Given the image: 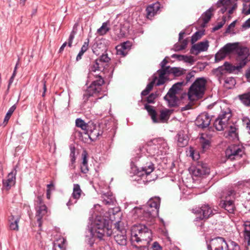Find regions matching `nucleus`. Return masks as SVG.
Wrapping results in <instances>:
<instances>
[{
  "label": "nucleus",
  "instance_id": "obj_51",
  "mask_svg": "<svg viewBox=\"0 0 250 250\" xmlns=\"http://www.w3.org/2000/svg\"><path fill=\"white\" fill-rule=\"evenodd\" d=\"M183 82H179L174 84L169 90L175 92L177 93V91L180 89L181 86L183 85Z\"/></svg>",
  "mask_w": 250,
  "mask_h": 250
},
{
  "label": "nucleus",
  "instance_id": "obj_39",
  "mask_svg": "<svg viewBox=\"0 0 250 250\" xmlns=\"http://www.w3.org/2000/svg\"><path fill=\"white\" fill-rule=\"evenodd\" d=\"M231 116V111L229 108H227L225 110H223L221 111L220 114L218 118L221 119V120H224L226 119V122H228L229 119Z\"/></svg>",
  "mask_w": 250,
  "mask_h": 250
},
{
  "label": "nucleus",
  "instance_id": "obj_64",
  "mask_svg": "<svg viewBox=\"0 0 250 250\" xmlns=\"http://www.w3.org/2000/svg\"><path fill=\"white\" fill-rule=\"evenodd\" d=\"M75 147L71 146L70 147V158H75Z\"/></svg>",
  "mask_w": 250,
  "mask_h": 250
},
{
  "label": "nucleus",
  "instance_id": "obj_60",
  "mask_svg": "<svg viewBox=\"0 0 250 250\" xmlns=\"http://www.w3.org/2000/svg\"><path fill=\"white\" fill-rule=\"evenodd\" d=\"M77 200H74L73 198H70L66 204L67 206L69 208L70 206L76 204Z\"/></svg>",
  "mask_w": 250,
  "mask_h": 250
},
{
  "label": "nucleus",
  "instance_id": "obj_23",
  "mask_svg": "<svg viewBox=\"0 0 250 250\" xmlns=\"http://www.w3.org/2000/svg\"><path fill=\"white\" fill-rule=\"evenodd\" d=\"M213 8H210L206 11L198 21L199 23L201 26L204 27L206 24L209 21L212 16V11Z\"/></svg>",
  "mask_w": 250,
  "mask_h": 250
},
{
  "label": "nucleus",
  "instance_id": "obj_14",
  "mask_svg": "<svg viewBox=\"0 0 250 250\" xmlns=\"http://www.w3.org/2000/svg\"><path fill=\"white\" fill-rule=\"evenodd\" d=\"M16 170L13 169L10 172L5 179L2 181V188L4 190H9L16 183Z\"/></svg>",
  "mask_w": 250,
  "mask_h": 250
},
{
  "label": "nucleus",
  "instance_id": "obj_42",
  "mask_svg": "<svg viewBox=\"0 0 250 250\" xmlns=\"http://www.w3.org/2000/svg\"><path fill=\"white\" fill-rule=\"evenodd\" d=\"M241 102L246 105H250V93H245L239 96Z\"/></svg>",
  "mask_w": 250,
  "mask_h": 250
},
{
  "label": "nucleus",
  "instance_id": "obj_11",
  "mask_svg": "<svg viewBox=\"0 0 250 250\" xmlns=\"http://www.w3.org/2000/svg\"><path fill=\"white\" fill-rule=\"evenodd\" d=\"M195 213L199 215L196 218V221L207 219L214 214L213 210L208 205H204L201 208L194 210Z\"/></svg>",
  "mask_w": 250,
  "mask_h": 250
},
{
  "label": "nucleus",
  "instance_id": "obj_55",
  "mask_svg": "<svg viewBox=\"0 0 250 250\" xmlns=\"http://www.w3.org/2000/svg\"><path fill=\"white\" fill-rule=\"evenodd\" d=\"M89 42V39H87L86 41L84 42L82 47H81V51L85 53L88 48V45Z\"/></svg>",
  "mask_w": 250,
  "mask_h": 250
},
{
  "label": "nucleus",
  "instance_id": "obj_61",
  "mask_svg": "<svg viewBox=\"0 0 250 250\" xmlns=\"http://www.w3.org/2000/svg\"><path fill=\"white\" fill-rule=\"evenodd\" d=\"M185 55L173 54L172 55L173 58H176L179 61H183Z\"/></svg>",
  "mask_w": 250,
  "mask_h": 250
},
{
  "label": "nucleus",
  "instance_id": "obj_27",
  "mask_svg": "<svg viewBox=\"0 0 250 250\" xmlns=\"http://www.w3.org/2000/svg\"><path fill=\"white\" fill-rule=\"evenodd\" d=\"M177 145L180 147H184L188 144V137L183 132H179L176 136Z\"/></svg>",
  "mask_w": 250,
  "mask_h": 250
},
{
  "label": "nucleus",
  "instance_id": "obj_62",
  "mask_svg": "<svg viewBox=\"0 0 250 250\" xmlns=\"http://www.w3.org/2000/svg\"><path fill=\"white\" fill-rule=\"evenodd\" d=\"M183 61L185 62L190 63L193 61V58L191 56L185 55Z\"/></svg>",
  "mask_w": 250,
  "mask_h": 250
},
{
  "label": "nucleus",
  "instance_id": "obj_31",
  "mask_svg": "<svg viewBox=\"0 0 250 250\" xmlns=\"http://www.w3.org/2000/svg\"><path fill=\"white\" fill-rule=\"evenodd\" d=\"M228 122H226V119L224 120H221L219 118H217L214 123V126L218 131H221L224 129L226 127Z\"/></svg>",
  "mask_w": 250,
  "mask_h": 250
},
{
  "label": "nucleus",
  "instance_id": "obj_40",
  "mask_svg": "<svg viewBox=\"0 0 250 250\" xmlns=\"http://www.w3.org/2000/svg\"><path fill=\"white\" fill-rule=\"evenodd\" d=\"M188 44V41L187 40H183L179 41V43H176L174 46V48L175 51H180L186 48Z\"/></svg>",
  "mask_w": 250,
  "mask_h": 250
},
{
  "label": "nucleus",
  "instance_id": "obj_13",
  "mask_svg": "<svg viewBox=\"0 0 250 250\" xmlns=\"http://www.w3.org/2000/svg\"><path fill=\"white\" fill-rule=\"evenodd\" d=\"M103 67L104 66L102 64H101V63H100V61H98L97 59L95 60L94 61L92 62L90 64L89 68V77H91V75H93L95 78V80H97L98 79L96 78V76H97L98 75H100L102 76V78L103 79V76L101 74V73L95 75L93 74V73H96L97 72H101V73H104V69L103 68Z\"/></svg>",
  "mask_w": 250,
  "mask_h": 250
},
{
  "label": "nucleus",
  "instance_id": "obj_46",
  "mask_svg": "<svg viewBox=\"0 0 250 250\" xmlns=\"http://www.w3.org/2000/svg\"><path fill=\"white\" fill-rule=\"evenodd\" d=\"M154 85V82H151L150 83H149L145 89H144L141 93V95L142 96H146L147 95L149 92L150 91V90L152 89Z\"/></svg>",
  "mask_w": 250,
  "mask_h": 250
},
{
  "label": "nucleus",
  "instance_id": "obj_18",
  "mask_svg": "<svg viewBox=\"0 0 250 250\" xmlns=\"http://www.w3.org/2000/svg\"><path fill=\"white\" fill-rule=\"evenodd\" d=\"M99 128V127L96 126L95 124L91 122V123H90V126L87 128L85 133L88 135L90 139L96 140L102 134Z\"/></svg>",
  "mask_w": 250,
  "mask_h": 250
},
{
  "label": "nucleus",
  "instance_id": "obj_33",
  "mask_svg": "<svg viewBox=\"0 0 250 250\" xmlns=\"http://www.w3.org/2000/svg\"><path fill=\"white\" fill-rule=\"evenodd\" d=\"M244 234L245 241H247L248 246L250 245V221H247L244 224Z\"/></svg>",
  "mask_w": 250,
  "mask_h": 250
},
{
  "label": "nucleus",
  "instance_id": "obj_5",
  "mask_svg": "<svg viewBox=\"0 0 250 250\" xmlns=\"http://www.w3.org/2000/svg\"><path fill=\"white\" fill-rule=\"evenodd\" d=\"M161 199L158 196L151 198L144 206V216L145 218H153L158 215Z\"/></svg>",
  "mask_w": 250,
  "mask_h": 250
},
{
  "label": "nucleus",
  "instance_id": "obj_56",
  "mask_svg": "<svg viewBox=\"0 0 250 250\" xmlns=\"http://www.w3.org/2000/svg\"><path fill=\"white\" fill-rule=\"evenodd\" d=\"M153 250H162V248L157 242H154L152 246Z\"/></svg>",
  "mask_w": 250,
  "mask_h": 250
},
{
  "label": "nucleus",
  "instance_id": "obj_8",
  "mask_svg": "<svg viewBox=\"0 0 250 250\" xmlns=\"http://www.w3.org/2000/svg\"><path fill=\"white\" fill-rule=\"evenodd\" d=\"M236 193L234 190L230 189L226 193L224 200L220 201L219 206L224 208L230 213H234L235 207L234 200L235 198Z\"/></svg>",
  "mask_w": 250,
  "mask_h": 250
},
{
  "label": "nucleus",
  "instance_id": "obj_12",
  "mask_svg": "<svg viewBox=\"0 0 250 250\" xmlns=\"http://www.w3.org/2000/svg\"><path fill=\"white\" fill-rule=\"evenodd\" d=\"M243 154L242 148L236 145H231L229 146L226 151V156L230 159H234L237 158H240Z\"/></svg>",
  "mask_w": 250,
  "mask_h": 250
},
{
  "label": "nucleus",
  "instance_id": "obj_21",
  "mask_svg": "<svg viewBox=\"0 0 250 250\" xmlns=\"http://www.w3.org/2000/svg\"><path fill=\"white\" fill-rule=\"evenodd\" d=\"M175 92L169 90L164 99L167 102L169 106L173 107L177 105L178 98L176 96Z\"/></svg>",
  "mask_w": 250,
  "mask_h": 250
},
{
  "label": "nucleus",
  "instance_id": "obj_7",
  "mask_svg": "<svg viewBox=\"0 0 250 250\" xmlns=\"http://www.w3.org/2000/svg\"><path fill=\"white\" fill-rule=\"evenodd\" d=\"M96 78L98 79L94 80L83 94V103H86L90 97L94 96L101 91V86L104 83V80L100 75H98Z\"/></svg>",
  "mask_w": 250,
  "mask_h": 250
},
{
  "label": "nucleus",
  "instance_id": "obj_45",
  "mask_svg": "<svg viewBox=\"0 0 250 250\" xmlns=\"http://www.w3.org/2000/svg\"><path fill=\"white\" fill-rule=\"evenodd\" d=\"M115 229H116V233L121 232L122 229L126 231L123 222L121 221H118L115 223Z\"/></svg>",
  "mask_w": 250,
  "mask_h": 250
},
{
  "label": "nucleus",
  "instance_id": "obj_2",
  "mask_svg": "<svg viewBox=\"0 0 250 250\" xmlns=\"http://www.w3.org/2000/svg\"><path fill=\"white\" fill-rule=\"evenodd\" d=\"M131 240L141 243L142 246H147L152 241L151 231L145 225H134L131 231Z\"/></svg>",
  "mask_w": 250,
  "mask_h": 250
},
{
  "label": "nucleus",
  "instance_id": "obj_35",
  "mask_svg": "<svg viewBox=\"0 0 250 250\" xmlns=\"http://www.w3.org/2000/svg\"><path fill=\"white\" fill-rule=\"evenodd\" d=\"M170 74H173L175 77H179L184 74L186 70L180 67H170L169 66Z\"/></svg>",
  "mask_w": 250,
  "mask_h": 250
},
{
  "label": "nucleus",
  "instance_id": "obj_48",
  "mask_svg": "<svg viewBox=\"0 0 250 250\" xmlns=\"http://www.w3.org/2000/svg\"><path fill=\"white\" fill-rule=\"evenodd\" d=\"M169 66H167L165 68H162L161 69L158 71L159 76L165 77L167 74H170Z\"/></svg>",
  "mask_w": 250,
  "mask_h": 250
},
{
  "label": "nucleus",
  "instance_id": "obj_17",
  "mask_svg": "<svg viewBox=\"0 0 250 250\" xmlns=\"http://www.w3.org/2000/svg\"><path fill=\"white\" fill-rule=\"evenodd\" d=\"M208 46V41L200 42L192 45L190 52L193 54L198 55L201 52L207 51Z\"/></svg>",
  "mask_w": 250,
  "mask_h": 250
},
{
  "label": "nucleus",
  "instance_id": "obj_36",
  "mask_svg": "<svg viewBox=\"0 0 250 250\" xmlns=\"http://www.w3.org/2000/svg\"><path fill=\"white\" fill-rule=\"evenodd\" d=\"M103 202L106 205H113L115 201V198L112 195L108 194H104L103 196Z\"/></svg>",
  "mask_w": 250,
  "mask_h": 250
},
{
  "label": "nucleus",
  "instance_id": "obj_30",
  "mask_svg": "<svg viewBox=\"0 0 250 250\" xmlns=\"http://www.w3.org/2000/svg\"><path fill=\"white\" fill-rule=\"evenodd\" d=\"M226 137L230 140H235L238 139V133L236 128L234 126H230L229 130L225 133Z\"/></svg>",
  "mask_w": 250,
  "mask_h": 250
},
{
  "label": "nucleus",
  "instance_id": "obj_29",
  "mask_svg": "<svg viewBox=\"0 0 250 250\" xmlns=\"http://www.w3.org/2000/svg\"><path fill=\"white\" fill-rule=\"evenodd\" d=\"M217 4L218 7L222 6L220 12L224 14L229 9V7L232 5V2L230 0H219Z\"/></svg>",
  "mask_w": 250,
  "mask_h": 250
},
{
  "label": "nucleus",
  "instance_id": "obj_34",
  "mask_svg": "<svg viewBox=\"0 0 250 250\" xmlns=\"http://www.w3.org/2000/svg\"><path fill=\"white\" fill-rule=\"evenodd\" d=\"M66 242V239L64 238H60L58 239L54 244V249H56V250H65Z\"/></svg>",
  "mask_w": 250,
  "mask_h": 250
},
{
  "label": "nucleus",
  "instance_id": "obj_49",
  "mask_svg": "<svg viewBox=\"0 0 250 250\" xmlns=\"http://www.w3.org/2000/svg\"><path fill=\"white\" fill-rule=\"evenodd\" d=\"M215 72L217 75L221 76V75H223L226 74L227 72V69H226L225 63L223 65L218 67L215 70Z\"/></svg>",
  "mask_w": 250,
  "mask_h": 250
},
{
  "label": "nucleus",
  "instance_id": "obj_50",
  "mask_svg": "<svg viewBox=\"0 0 250 250\" xmlns=\"http://www.w3.org/2000/svg\"><path fill=\"white\" fill-rule=\"evenodd\" d=\"M97 60L100 61L101 64H102L103 62H108L110 61V58L108 56L107 54L106 53L103 54Z\"/></svg>",
  "mask_w": 250,
  "mask_h": 250
},
{
  "label": "nucleus",
  "instance_id": "obj_3",
  "mask_svg": "<svg viewBox=\"0 0 250 250\" xmlns=\"http://www.w3.org/2000/svg\"><path fill=\"white\" fill-rule=\"evenodd\" d=\"M237 60L238 64L233 65L228 62H225L227 72L232 73L235 71H239L246 63L250 61V54L247 47L240 48L237 50Z\"/></svg>",
  "mask_w": 250,
  "mask_h": 250
},
{
  "label": "nucleus",
  "instance_id": "obj_63",
  "mask_svg": "<svg viewBox=\"0 0 250 250\" xmlns=\"http://www.w3.org/2000/svg\"><path fill=\"white\" fill-rule=\"evenodd\" d=\"M242 26L245 28H250V18L243 23Z\"/></svg>",
  "mask_w": 250,
  "mask_h": 250
},
{
  "label": "nucleus",
  "instance_id": "obj_59",
  "mask_svg": "<svg viewBox=\"0 0 250 250\" xmlns=\"http://www.w3.org/2000/svg\"><path fill=\"white\" fill-rule=\"evenodd\" d=\"M16 106L15 105H13V106H12L8 110V112H7L6 114L8 116H9L10 117H11V116L12 115V114H13V113L14 112V111H15V110L16 109Z\"/></svg>",
  "mask_w": 250,
  "mask_h": 250
},
{
  "label": "nucleus",
  "instance_id": "obj_58",
  "mask_svg": "<svg viewBox=\"0 0 250 250\" xmlns=\"http://www.w3.org/2000/svg\"><path fill=\"white\" fill-rule=\"evenodd\" d=\"M81 169V172L83 173H87L89 170L87 164H82Z\"/></svg>",
  "mask_w": 250,
  "mask_h": 250
},
{
  "label": "nucleus",
  "instance_id": "obj_37",
  "mask_svg": "<svg viewBox=\"0 0 250 250\" xmlns=\"http://www.w3.org/2000/svg\"><path fill=\"white\" fill-rule=\"evenodd\" d=\"M109 25V22L108 21L103 23L102 26L97 30V33L100 35H105L110 29Z\"/></svg>",
  "mask_w": 250,
  "mask_h": 250
},
{
  "label": "nucleus",
  "instance_id": "obj_22",
  "mask_svg": "<svg viewBox=\"0 0 250 250\" xmlns=\"http://www.w3.org/2000/svg\"><path fill=\"white\" fill-rule=\"evenodd\" d=\"M160 7V4L159 2H156L148 6L146 9L147 18H152L159 11Z\"/></svg>",
  "mask_w": 250,
  "mask_h": 250
},
{
  "label": "nucleus",
  "instance_id": "obj_26",
  "mask_svg": "<svg viewBox=\"0 0 250 250\" xmlns=\"http://www.w3.org/2000/svg\"><path fill=\"white\" fill-rule=\"evenodd\" d=\"M115 240L120 245H125L127 242L126 231L122 229L121 232H117L114 236Z\"/></svg>",
  "mask_w": 250,
  "mask_h": 250
},
{
  "label": "nucleus",
  "instance_id": "obj_1",
  "mask_svg": "<svg viewBox=\"0 0 250 250\" xmlns=\"http://www.w3.org/2000/svg\"><path fill=\"white\" fill-rule=\"evenodd\" d=\"M88 232L91 236L100 239L105 236H110L112 234L109 221L100 216H97L91 222Z\"/></svg>",
  "mask_w": 250,
  "mask_h": 250
},
{
  "label": "nucleus",
  "instance_id": "obj_6",
  "mask_svg": "<svg viewBox=\"0 0 250 250\" xmlns=\"http://www.w3.org/2000/svg\"><path fill=\"white\" fill-rule=\"evenodd\" d=\"M230 245L232 247L231 250H240L239 246L235 242L231 241ZM228 244L222 237L213 239L208 245V250H228Z\"/></svg>",
  "mask_w": 250,
  "mask_h": 250
},
{
  "label": "nucleus",
  "instance_id": "obj_19",
  "mask_svg": "<svg viewBox=\"0 0 250 250\" xmlns=\"http://www.w3.org/2000/svg\"><path fill=\"white\" fill-rule=\"evenodd\" d=\"M172 111L168 109H162L160 111V114L159 117L156 115V121H153L155 123H165L167 122Z\"/></svg>",
  "mask_w": 250,
  "mask_h": 250
},
{
  "label": "nucleus",
  "instance_id": "obj_53",
  "mask_svg": "<svg viewBox=\"0 0 250 250\" xmlns=\"http://www.w3.org/2000/svg\"><path fill=\"white\" fill-rule=\"evenodd\" d=\"M225 22H226V17L223 16L222 21L217 23V25H216L215 27H214L213 30L215 31V30H217L220 29L223 26V25L225 24Z\"/></svg>",
  "mask_w": 250,
  "mask_h": 250
},
{
  "label": "nucleus",
  "instance_id": "obj_25",
  "mask_svg": "<svg viewBox=\"0 0 250 250\" xmlns=\"http://www.w3.org/2000/svg\"><path fill=\"white\" fill-rule=\"evenodd\" d=\"M212 135L207 134H202L200 138V141L201 144V146L203 151H206L210 146V139Z\"/></svg>",
  "mask_w": 250,
  "mask_h": 250
},
{
  "label": "nucleus",
  "instance_id": "obj_10",
  "mask_svg": "<svg viewBox=\"0 0 250 250\" xmlns=\"http://www.w3.org/2000/svg\"><path fill=\"white\" fill-rule=\"evenodd\" d=\"M35 206L36 209V217L37 218V223L39 227L42 225V218L47 213V208L42 202V198L41 196H38L35 201Z\"/></svg>",
  "mask_w": 250,
  "mask_h": 250
},
{
  "label": "nucleus",
  "instance_id": "obj_47",
  "mask_svg": "<svg viewBox=\"0 0 250 250\" xmlns=\"http://www.w3.org/2000/svg\"><path fill=\"white\" fill-rule=\"evenodd\" d=\"M203 35V33L200 31H197L191 37V43H194L199 40Z\"/></svg>",
  "mask_w": 250,
  "mask_h": 250
},
{
  "label": "nucleus",
  "instance_id": "obj_20",
  "mask_svg": "<svg viewBox=\"0 0 250 250\" xmlns=\"http://www.w3.org/2000/svg\"><path fill=\"white\" fill-rule=\"evenodd\" d=\"M131 43L129 42H124L116 47L117 54L119 55L125 56L130 49Z\"/></svg>",
  "mask_w": 250,
  "mask_h": 250
},
{
  "label": "nucleus",
  "instance_id": "obj_24",
  "mask_svg": "<svg viewBox=\"0 0 250 250\" xmlns=\"http://www.w3.org/2000/svg\"><path fill=\"white\" fill-rule=\"evenodd\" d=\"M105 48L104 41L99 40L96 41L92 46L93 52L96 55H99L100 52L105 50Z\"/></svg>",
  "mask_w": 250,
  "mask_h": 250
},
{
  "label": "nucleus",
  "instance_id": "obj_43",
  "mask_svg": "<svg viewBox=\"0 0 250 250\" xmlns=\"http://www.w3.org/2000/svg\"><path fill=\"white\" fill-rule=\"evenodd\" d=\"M225 82V86L228 89L232 88L236 83L235 79L232 77L227 78Z\"/></svg>",
  "mask_w": 250,
  "mask_h": 250
},
{
  "label": "nucleus",
  "instance_id": "obj_16",
  "mask_svg": "<svg viewBox=\"0 0 250 250\" xmlns=\"http://www.w3.org/2000/svg\"><path fill=\"white\" fill-rule=\"evenodd\" d=\"M209 173V169L206 164L199 162L195 168L193 170V174L195 176H202Z\"/></svg>",
  "mask_w": 250,
  "mask_h": 250
},
{
  "label": "nucleus",
  "instance_id": "obj_32",
  "mask_svg": "<svg viewBox=\"0 0 250 250\" xmlns=\"http://www.w3.org/2000/svg\"><path fill=\"white\" fill-rule=\"evenodd\" d=\"M83 193V191L79 184H75L73 185V192L71 195L72 198L74 200H78Z\"/></svg>",
  "mask_w": 250,
  "mask_h": 250
},
{
  "label": "nucleus",
  "instance_id": "obj_54",
  "mask_svg": "<svg viewBox=\"0 0 250 250\" xmlns=\"http://www.w3.org/2000/svg\"><path fill=\"white\" fill-rule=\"evenodd\" d=\"M157 94L156 93H151L147 98V101L148 103H154Z\"/></svg>",
  "mask_w": 250,
  "mask_h": 250
},
{
  "label": "nucleus",
  "instance_id": "obj_15",
  "mask_svg": "<svg viewBox=\"0 0 250 250\" xmlns=\"http://www.w3.org/2000/svg\"><path fill=\"white\" fill-rule=\"evenodd\" d=\"M211 119L207 113L204 112L199 115L195 121L196 125L199 127L204 128L208 127Z\"/></svg>",
  "mask_w": 250,
  "mask_h": 250
},
{
  "label": "nucleus",
  "instance_id": "obj_41",
  "mask_svg": "<svg viewBox=\"0 0 250 250\" xmlns=\"http://www.w3.org/2000/svg\"><path fill=\"white\" fill-rule=\"evenodd\" d=\"M145 109L147 110L149 115L151 116V119L153 121H156V112L153 109V107L151 105L146 104L145 105Z\"/></svg>",
  "mask_w": 250,
  "mask_h": 250
},
{
  "label": "nucleus",
  "instance_id": "obj_57",
  "mask_svg": "<svg viewBox=\"0 0 250 250\" xmlns=\"http://www.w3.org/2000/svg\"><path fill=\"white\" fill-rule=\"evenodd\" d=\"M166 81V77H161L159 76V79L158 80V82L157 83V85H160L162 84H163Z\"/></svg>",
  "mask_w": 250,
  "mask_h": 250
},
{
  "label": "nucleus",
  "instance_id": "obj_52",
  "mask_svg": "<svg viewBox=\"0 0 250 250\" xmlns=\"http://www.w3.org/2000/svg\"><path fill=\"white\" fill-rule=\"evenodd\" d=\"M76 31L75 30V29L74 28L73 29V30L71 31V32L69 35L68 40V45L70 47L72 46V43L73 42V40L74 38V37H75V35H76Z\"/></svg>",
  "mask_w": 250,
  "mask_h": 250
},
{
  "label": "nucleus",
  "instance_id": "obj_38",
  "mask_svg": "<svg viewBox=\"0 0 250 250\" xmlns=\"http://www.w3.org/2000/svg\"><path fill=\"white\" fill-rule=\"evenodd\" d=\"M76 125L77 127L81 128L83 130H84L85 132L87 130V128L89 126H90V123L91 122H89L88 124H86L84 122V121L82 120L80 118H78L76 120Z\"/></svg>",
  "mask_w": 250,
  "mask_h": 250
},
{
  "label": "nucleus",
  "instance_id": "obj_28",
  "mask_svg": "<svg viewBox=\"0 0 250 250\" xmlns=\"http://www.w3.org/2000/svg\"><path fill=\"white\" fill-rule=\"evenodd\" d=\"M20 219V217L18 215L16 216L13 215L11 216L9 219V227L10 229L17 231L19 230L18 224Z\"/></svg>",
  "mask_w": 250,
  "mask_h": 250
},
{
  "label": "nucleus",
  "instance_id": "obj_44",
  "mask_svg": "<svg viewBox=\"0 0 250 250\" xmlns=\"http://www.w3.org/2000/svg\"><path fill=\"white\" fill-rule=\"evenodd\" d=\"M142 169V175L145 174L146 175H148L153 171L154 167L152 164H149L148 166L143 167Z\"/></svg>",
  "mask_w": 250,
  "mask_h": 250
},
{
  "label": "nucleus",
  "instance_id": "obj_4",
  "mask_svg": "<svg viewBox=\"0 0 250 250\" xmlns=\"http://www.w3.org/2000/svg\"><path fill=\"white\" fill-rule=\"evenodd\" d=\"M207 81L204 78H198L190 86L188 91V99L195 101L202 97L204 94Z\"/></svg>",
  "mask_w": 250,
  "mask_h": 250
},
{
  "label": "nucleus",
  "instance_id": "obj_9",
  "mask_svg": "<svg viewBox=\"0 0 250 250\" xmlns=\"http://www.w3.org/2000/svg\"><path fill=\"white\" fill-rule=\"evenodd\" d=\"M239 49L237 43H227L216 54L215 56V62L220 61L224 59L227 55L230 54L233 51H235L237 52V50Z\"/></svg>",
  "mask_w": 250,
  "mask_h": 250
}]
</instances>
